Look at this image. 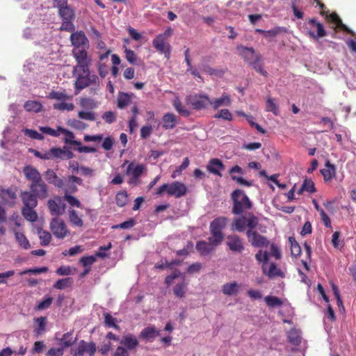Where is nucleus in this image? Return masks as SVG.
Masks as SVG:
<instances>
[{
    "label": "nucleus",
    "mask_w": 356,
    "mask_h": 356,
    "mask_svg": "<svg viewBox=\"0 0 356 356\" xmlns=\"http://www.w3.org/2000/svg\"><path fill=\"white\" fill-rule=\"evenodd\" d=\"M232 100L230 96L227 93H223L220 98L213 100L210 99V105L214 110L220 106H228L231 104Z\"/></svg>",
    "instance_id": "nucleus-25"
},
{
    "label": "nucleus",
    "mask_w": 356,
    "mask_h": 356,
    "mask_svg": "<svg viewBox=\"0 0 356 356\" xmlns=\"http://www.w3.org/2000/svg\"><path fill=\"white\" fill-rule=\"evenodd\" d=\"M70 40L72 45L80 47L88 44V40L83 31L74 32L70 35Z\"/></svg>",
    "instance_id": "nucleus-21"
},
{
    "label": "nucleus",
    "mask_w": 356,
    "mask_h": 356,
    "mask_svg": "<svg viewBox=\"0 0 356 356\" xmlns=\"http://www.w3.org/2000/svg\"><path fill=\"white\" fill-rule=\"evenodd\" d=\"M238 54L244 60V61L249 65L254 60H261L262 56L259 54H257L252 47H247L242 45H238L236 47Z\"/></svg>",
    "instance_id": "nucleus-11"
},
{
    "label": "nucleus",
    "mask_w": 356,
    "mask_h": 356,
    "mask_svg": "<svg viewBox=\"0 0 356 356\" xmlns=\"http://www.w3.org/2000/svg\"><path fill=\"white\" fill-rule=\"evenodd\" d=\"M264 273H266L269 277L272 278L274 277H284V274L280 269L277 267L275 263H272L269 267L268 271L266 272L264 269Z\"/></svg>",
    "instance_id": "nucleus-51"
},
{
    "label": "nucleus",
    "mask_w": 356,
    "mask_h": 356,
    "mask_svg": "<svg viewBox=\"0 0 356 356\" xmlns=\"http://www.w3.org/2000/svg\"><path fill=\"white\" fill-rule=\"evenodd\" d=\"M49 154L50 156V159L56 158L65 160L72 159L74 156V154L72 153V152L67 149L65 147L63 149L59 147H52L49 149Z\"/></svg>",
    "instance_id": "nucleus-16"
},
{
    "label": "nucleus",
    "mask_w": 356,
    "mask_h": 356,
    "mask_svg": "<svg viewBox=\"0 0 356 356\" xmlns=\"http://www.w3.org/2000/svg\"><path fill=\"white\" fill-rule=\"evenodd\" d=\"M131 102V95L126 92H120L117 99L118 107L120 109H123L128 106Z\"/></svg>",
    "instance_id": "nucleus-32"
},
{
    "label": "nucleus",
    "mask_w": 356,
    "mask_h": 356,
    "mask_svg": "<svg viewBox=\"0 0 356 356\" xmlns=\"http://www.w3.org/2000/svg\"><path fill=\"white\" fill-rule=\"evenodd\" d=\"M49 228L53 235L58 239H63L70 233L65 221L58 217H55L51 220Z\"/></svg>",
    "instance_id": "nucleus-6"
},
{
    "label": "nucleus",
    "mask_w": 356,
    "mask_h": 356,
    "mask_svg": "<svg viewBox=\"0 0 356 356\" xmlns=\"http://www.w3.org/2000/svg\"><path fill=\"white\" fill-rule=\"evenodd\" d=\"M50 99H56L58 101H67L71 99V97L68 95L65 91H56L52 90L47 96Z\"/></svg>",
    "instance_id": "nucleus-40"
},
{
    "label": "nucleus",
    "mask_w": 356,
    "mask_h": 356,
    "mask_svg": "<svg viewBox=\"0 0 356 356\" xmlns=\"http://www.w3.org/2000/svg\"><path fill=\"white\" fill-rule=\"evenodd\" d=\"M15 238L19 245L24 249H29L31 245L25 235L21 232H15Z\"/></svg>",
    "instance_id": "nucleus-54"
},
{
    "label": "nucleus",
    "mask_w": 356,
    "mask_h": 356,
    "mask_svg": "<svg viewBox=\"0 0 356 356\" xmlns=\"http://www.w3.org/2000/svg\"><path fill=\"white\" fill-rule=\"evenodd\" d=\"M54 7L58 9V14L61 19L60 31L72 32L75 30L74 20L75 10L68 4V0H54Z\"/></svg>",
    "instance_id": "nucleus-2"
},
{
    "label": "nucleus",
    "mask_w": 356,
    "mask_h": 356,
    "mask_svg": "<svg viewBox=\"0 0 356 356\" xmlns=\"http://www.w3.org/2000/svg\"><path fill=\"white\" fill-rule=\"evenodd\" d=\"M17 187H10L4 188L0 187V197L2 198L5 204L10 207H13L17 198Z\"/></svg>",
    "instance_id": "nucleus-15"
},
{
    "label": "nucleus",
    "mask_w": 356,
    "mask_h": 356,
    "mask_svg": "<svg viewBox=\"0 0 356 356\" xmlns=\"http://www.w3.org/2000/svg\"><path fill=\"white\" fill-rule=\"evenodd\" d=\"M145 170V166L143 164H139L134 166V163H129L127 167L126 173L131 175L134 178L137 179L141 176Z\"/></svg>",
    "instance_id": "nucleus-30"
},
{
    "label": "nucleus",
    "mask_w": 356,
    "mask_h": 356,
    "mask_svg": "<svg viewBox=\"0 0 356 356\" xmlns=\"http://www.w3.org/2000/svg\"><path fill=\"white\" fill-rule=\"evenodd\" d=\"M47 206L51 215L56 217L62 216L65 210V204L60 196H56L54 199L49 200Z\"/></svg>",
    "instance_id": "nucleus-12"
},
{
    "label": "nucleus",
    "mask_w": 356,
    "mask_h": 356,
    "mask_svg": "<svg viewBox=\"0 0 356 356\" xmlns=\"http://www.w3.org/2000/svg\"><path fill=\"white\" fill-rule=\"evenodd\" d=\"M203 70L209 75H216L220 77L222 76L225 74V70L214 69L208 65L204 66Z\"/></svg>",
    "instance_id": "nucleus-63"
},
{
    "label": "nucleus",
    "mask_w": 356,
    "mask_h": 356,
    "mask_svg": "<svg viewBox=\"0 0 356 356\" xmlns=\"http://www.w3.org/2000/svg\"><path fill=\"white\" fill-rule=\"evenodd\" d=\"M120 343L127 350H134L139 345V341L136 336L128 334L123 337Z\"/></svg>",
    "instance_id": "nucleus-26"
},
{
    "label": "nucleus",
    "mask_w": 356,
    "mask_h": 356,
    "mask_svg": "<svg viewBox=\"0 0 356 356\" xmlns=\"http://www.w3.org/2000/svg\"><path fill=\"white\" fill-rule=\"evenodd\" d=\"M259 226V219L253 213H248L246 217V227L248 230H254V229Z\"/></svg>",
    "instance_id": "nucleus-46"
},
{
    "label": "nucleus",
    "mask_w": 356,
    "mask_h": 356,
    "mask_svg": "<svg viewBox=\"0 0 356 356\" xmlns=\"http://www.w3.org/2000/svg\"><path fill=\"white\" fill-rule=\"evenodd\" d=\"M289 242L291 245V253L294 257H298L301 254V248L294 237H289Z\"/></svg>",
    "instance_id": "nucleus-44"
},
{
    "label": "nucleus",
    "mask_w": 356,
    "mask_h": 356,
    "mask_svg": "<svg viewBox=\"0 0 356 356\" xmlns=\"http://www.w3.org/2000/svg\"><path fill=\"white\" fill-rule=\"evenodd\" d=\"M246 227V217L243 216L241 217L235 218L232 222V229H235L239 232L245 230Z\"/></svg>",
    "instance_id": "nucleus-38"
},
{
    "label": "nucleus",
    "mask_w": 356,
    "mask_h": 356,
    "mask_svg": "<svg viewBox=\"0 0 356 356\" xmlns=\"http://www.w3.org/2000/svg\"><path fill=\"white\" fill-rule=\"evenodd\" d=\"M261 60H254L252 62L250 65H251L254 70H255L258 73L261 75L267 76L268 73L266 70L263 69V65L261 63Z\"/></svg>",
    "instance_id": "nucleus-60"
},
{
    "label": "nucleus",
    "mask_w": 356,
    "mask_h": 356,
    "mask_svg": "<svg viewBox=\"0 0 356 356\" xmlns=\"http://www.w3.org/2000/svg\"><path fill=\"white\" fill-rule=\"evenodd\" d=\"M20 197L22 198L24 207H36L38 205V197L35 196L31 191H23L21 193Z\"/></svg>",
    "instance_id": "nucleus-20"
},
{
    "label": "nucleus",
    "mask_w": 356,
    "mask_h": 356,
    "mask_svg": "<svg viewBox=\"0 0 356 356\" xmlns=\"http://www.w3.org/2000/svg\"><path fill=\"white\" fill-rule=\"evenodd\" d=\"M35 207H25L22 209V213L24 218L30 222H35L38 220V214L34 210Z\"/></svg>",
    "instance_id": "nucleus-34"
},
{
    "label": "nucleus",
    "mask_w": 356,
    "mask_h": 356,
    "mask_svg": "<svg viewBox=\"0 0 356 356\" xmlns=\"http://www.w3.org/2000/svg\"><path fill=\"white\" fill-rule=\"evenodd\" d=\"M186 102L195 110H202L210 104V99L206 95H191L186 97Z\"/></svg>",
    "instance_id": "nucleus-9"
},
{
    "label": "nucleus",
    "mask_w": 356,
    "mask_h": 356,
    "mask_svg": "<svg viewBox=\"0 0 356 356\" xmlns=\"http://www.w3.org/2000/svg\"><path fill=\"white\" fill-rule=\"evenodd\" d=\"M96 344L93 341L86 342L81 340L77 346L72 350V356H83L85 354L88 356H93L96 352Z\"/></svg>",
    "instance_id": "nucleus-7"
},
{
    "label": "nucleus",
    "mask_w": 356,
    "mask_h": 356,
    "mask_svg": "<svg viewBox=\"0 0 356 356\" xmlns=\"http://www.w3.org/2000/svg\"><path fill=\"white\" fill-rule=\"evenodd\" d=\"M186 284L185 283H181L175 285L174 287L173 291L174 294L180 298H182L185 296L186 293Z\"/></svg>",
    "instance_id": "nucleus-57"
},
{
    "label": "nucleus",
    "mask_w": 356,
    "mask_h": 356,
    "mask_svg": "<svg viewBox=\"0 0 356 356\" xmlns=\"http://www.w3.org/2000/svg\"><path fill=\"white\" fill-rule=\"evenodd\" d=\"M63 198L72 207H75L77 208H81L82 207L80 201L76 197L72 195L65 193V195L63 196Z\"/></svg>",
    "instance_id": "nucleus-58"
},
{
    "label": "nucleus",
    "mask_w": 356,
    "mask_h": 356,
    "mask_svg": "<svg viewBox=\"0 0 356 356\" xmlns=\"http://www.w3.org/2000/svg\"><path fill=\"white\" fill-rule=\"evenodd\" d=\"M302 185L303 189H305L308 193H313L316 191L314 182L311 179H305Z\"/></svg>",
    "instance_id": "nucleus-61"
},
{
    "label": "nucleus",
    "mask_w": 356,
    "mask_h": 356,
    "mask_svg": "<svg viewBox=\"0 0 356 356\" xmlns=\"http://www.w3.org/2000/svg\"><path fill=\"white\" fill-rule=\"evenodd\" d=\"M164 192H166L169 196H174L176 198H179L184 196L187 193L188 188L184 183L174 181L171 184H164L159 187L156 194L161 195Z\"/></svg>",
    "instance_id": "nucleus-5"
},
{
    "label": "nucleus",
    "mask_w": 356,
    "mask_h": 356,
    "mask_svg": "<svg viewBox=\"0 0 356 356\" xmlns=\"http://www.w3.org/2000/svg\"><path fill=\"white\" fill-rule=\"evenodd\" d=\"M53 108L58 111H71L74 108L73 103L67 102V101H60V102L55 103L53 104Z\"/></svg>",
    "instance_id": "nucleus-45"
},
{
    "label": "nucleus",
    "mask_w": 356,
    "mask_h": 356,
    "mask_svg": "<svg viewBox=\"0 0 356 356\" xmlns=\"http://www.w3.org/2000/svg\"><path fill=\"white\" fill-rule=\"evenodd\" d=\"M321 174L323 177V180L325 183H328L332 181L337 175V169L334 164L327 160L325 163V168L320 170Z\"/></svg>",
    "instance_id": "nucleus-18"
},
{
    "label": "nucleus",
    "mask_w": 356,
    "mask_h": 356,
    "mask_svg": "<svg viewBox=\"0 0 356 356\" xmlns=\"http://www.w3.org/2000/svg\"><path fill=\"white\" fill-rule=\"evenodd\" d=\"M38 236L41 245L47 246L50 243L52 236L49 232L42 229L38 230Z\"/></svg>",
    "instance_id": "nucleus-49"
},
{
    "label": "nucleus",
    "mask_w": 356,
    "mask_h": 356,
    "mask_svg": "<svg viewBox=\"0 0 356 356\" xmlns=\"http://www.w3.org/2000/svg\"><path fill=\"white\" fill-rule=\"evenodd\" d=\"M226 244L233 252L241 253L245 248L243 238L236 234L229 235L227 237Z\"/></svg>",
    "instance_id": "nucleus-14"
},
{
    "label": "nucleus",
    "mask_w": 356,
    "mask_h": 356,
    "mask_svg": "<svg viewBox=\"0 0 356 356\" xmlns=\"http://www.w3.org/2000/svg\"><path fill=\"white\" fill-rule=\"evenodd\" d=\"M73 280L72 277H65L60 279L55 282L54 288L59 290H63L66 288L70 287L72 285Z\"/></svg>",
    "instance_id": "nucleus-42"
},
{
    "label": "nucleus",
    "mask_w": 356,
    "mask_h": 356,
    "mask_svg": "<svg viewBox=\"0 0 356 356\" xmlns=\"http://www.w3.org/2000/svg\"><path fill=\"white\" fill-rule=\"evenodd\" d=\"M207 169L209 172L222 177L221 171L225 169V165L220 159H211L207 166Z\"/></svg>",
    "instance_id": "nucleus-19"
},
{
    "label": "nucleus",
    "mask_w": 356,
    "mask_h": 356,
    "mask_svg": "<svg viewBox=\"0 0 356 356\" xmlns=\"http://www.w3.org/2000/svg\"><path fill=\"white\" fill-rule=\"evenodd\" d=\"M152 45L160 54H164L166 58H170L171 54V46L167 42V40L161 35H156L152 40Z\"/></svg>",
    "instance_id": "nucleus-13"
},
{
    "label": "nucleus",
    "mask_w": 356,
    "mask_h": 356,
    "mask_svg": "<svg viewBox=\"0 0 356 356\" xmlns=\"http://www.w3.org/2000/svg\"><path fill=\"white\" fill-rule=\"evenodd\" d=\"M69 213V220L72 225L76 227H82L83 225V220L81 216H79L78 213L73 209H70L68 211Z\"/></svg>",
    "instance_id": "nucleus-35"
},
{
    "label": "nucleus",
    "mask_w": 356,
    "mask_h": 356,
    "mask_svg": "<svg viewBox=\"0 0 356 356\" xmlns=\"http://www.w3.org/2000/svg\"><path fill=\"white\" fill-rule=\"evenodd\" d=\"M78 117L80 119L94 121L96 119V115L94 112L92 111H81L78 113Z\"/></svg>",
    "instance_id": "nucleus-62"
},
{
    "label": "nucleus",
    "mask_w": 356,
    "mask_h": 356,
    "mask_svg": "<svg viewBox=\"0 0 356 356\" xmlns=\"http://www.w3.org/2000/svg\"><path fill=\"white\" fill-rule=\"evenodd\" d=\"M287 339L289 343L298 346L301 343V336L299 330L292 328L287 332Z\"/></svg>",
    "instance_id": "nucleus-33"
},
{
    "label": "nucleus",
    "mask_w": 356,
    "mask_h": 356,
    "mask_svg": "<svg viewBox=\"0 0 356 356\" xmlns=\"http://www.w3.org/2000/svg\"><path fill=\"white\" fill-rule=\"evenodd\" d=\"M58 131H60V134H63L64 135L63 140L65 144L75 146L81 145L80 141L74 140V134L71 131L61 127H58Z\"/></svg>",
    "instance_id": "nucleus-28"
},
{
    "label": "nucleus",
    "mask_w": 356,
    "mask_h": 356,
    "mask_svg": "<svg viewBox=\"0 0 356 356\" xmlns=\"http://www.w3.org/2000/svg\"><path fill=\"white\" fill-rule=\"evenodd\" d=\"M77 340L76 337H73L72 332H67L63 335L60 339V344L63 348L72 346Z\"/></svg>",
    "instance_id": "nucleus-37"
},
{
    "label": "nucleus",
    "mask_w": 356,
    "mask_h": 356,
    "mask_svg": "<svg viewBox=\"0 0 356 356\" xmlns=\"http://www.w3.org/2000/svg\"><path fill=\"white\" fill-rule=\"evenodd\" d=\"M261 60H254L252 62L250 65H251L254 70H255L258 73L261 75L267 76L268 73L266 70L263 69V65L261 63Z\"/></svg>",
    "instance_id": "nucleus-59"
},
{
    "label": "nucleus",
    "mask_w": 356,
    "mask_h": 356,
    "mask_svg": "<svg viewBox=\"0 0 356 356\" xmlns=\"http://www.w3.org/2000/svg\"><path fill=\"white\" fill-rule=\"evenodd\" d=\"M24 106L25 110L29 112L33 111L35 113H39L42 109V104L37 101H26Z\"/></svg>",
    "instance_id": "nucleus-39"
},
{
    "label": "nucleus",
    "mask_w": 356,
    "mask_h": 356,
    "mask_svg": "<svg viewBox=\"0 0 356 356\" xmlns=\"http://www.w3.org/2000/svg\"><path fill=\"white\" fill-rule=\"evenodd\" d=\"M160 335V330L154 326H148L145 327L140 334V337L143 339L152 341Z\"/></svg>",
    "instance_id": "nucleus-24"
},
{
    "label": "nucleus",
    "mask_w": 356,
    "mask_h": 356,
    "mask_svg": "<svg viewBox=\"0 0 356 356\" xmlns=\"http://www.w3.org/2000/svg\"><path fill=\"white\" fill-rule=\"evenodd\" d=\"M266 111L272 112L275 115H279V107L275 99L268 97L266 99Z\"/></svg>",
    "instance_id": "nucleus-41"
},
{
    "label": "nucleus",
    "mask_w": 356,
    "mask_h": 356,
    "mask_svg": "<svg viewBox=\"0 0 356 356\" xmlns=\"http://www.w3.org/2000/svg\"><path fill=\"white\" fill-rule=\"evenodd\" d=\"M232 201V213L236 216L248 213L253 207V203L241 189L234 190L230 195Z\"/></svg>",
    "instance_id": "nucleus-3"
},
{
    "label": "nucleus",
    "mask_w": 356,
    "mask_h": 356,
    "mask_svg": "<svg viewBox=\"0 0 356 356\" xmlns=\"http://www.w3.org/2000/svg\"><path fill=\"white\" fill-rule=\"evenodd\" d=\"M214 118L216 119H223L228 121H232L233 120V116L231 112L227 109H221L218 113L214 115Z\"/></svg>",
    "instance_id": "nucleus-55"
},
{
    "label": "nucleus",
    "mask_w": 356,
    "mask_h": 356,
    "mask_svg": "<svg viewBox=\"0 0 356 356\" xmlns=\"http://www.w3.org/2000/svg\"><path fill=\"white\" fill-rule=\"evenodd\" d=\"M91 84H94L95 86V88L90 89L92 92L95 93L99 86V78L97 75H79L75 82V88L76 90L79 91Z\"/></svg>",
    "instance_id": "nucleus-8"
},
{
    "label": "nucleus",
    "mask_w": 356,
    "mask_h": 356,
    "mask_svg": "<svg viewBox=\"0 0 356 356\" xmlns=\"http://www.w3.org/2000/svg\"><path fill=\"white\" fill-rule=\"evenodd\" d=\"M79 104L81 107L85 109H94L97 107V102L94 99L88 97L81 98Z\"/></svg>",
    "instance_id": "nucleus-50"
},
{
    "label": "nucleus",
    "mask_w": 356,
    "mask_h": 356,
    "mask_svg": "<svg viewBox=\"0 0 356 356\" xmlns=\"http://www.w3.org/2000/svg\"><path fill=\"white\" fill-rule=\"evenodd\" d=\"M195 248L202 256H206L213 251L216 246L210 241H199Z\"/></svg>",
    "instance_id": "nucleus-22"
},
{
    "label": "nucleus",
    "mask_w": 356,
    "mask_h": 356,
    "mask_svg": "<svg viewBox=\"0 0 356 356\" xmlns=\"http://www.w3.org/2000/svg\"><path fill=\"white\" fill-rule=\"evenodd\" d=\"M172 105L179 115L184 117H188L191 115V112L186 108L178 97L173 100Z\"/></svg>",
    "instance_id": "nucleus-36"
},
{
    "label": "nucleus",
    "mask_w": 356,
    "mask_h": 356,
    "mask_svg": "<svg viewBox=\"0 0 356 356\" xmlns=\"http://www.w3.org/2000/svg\"><path fill=\"white\" fill-rule=\"evenodd\" d=\"M163 127L168 129H174L177 124V117L172 113H165L163 118Z\"/></svg>",
    "instance_id": "nucleus-27"
},
{
    "label": "nucleus",
    "mask_w": 356,
    "mask_h": 356,
    "mask_svg": "<svg viewBox=\"0 0 356 356\" xmlns=\"http://www.w3.org/2000/svg\"><path fill=\"white\" fill-rule=\"evenodd\" d=\"M246 236L249 243L254 248L267 247L269 245L267 238L259 234L256 230H247Z\"/></svg>",
    "instance_id": "nucleus-10"
},
{
    "label": "nucleus",
    "mask_w": 356,
    "mask_h": 356,
    "mask_svg": "<svg viewBox=\"0 0 356 356\" xmlns=\"http://www.w3.org/2000/svg\"><path fill=\"white\" fill-rule=\"evenodd\" d=\"M264 301L270 307H281L283 302L276 296H268L264 298Z\"/></svg>",
    "instance_id": "nucleus-52"
},
{
    "label": "nucleus",
    "mask_w": 356,
    "mask_h": 356,
    "mask_svg": "<svg viewBox=\"0 0 356 356\" xmlns=\"http://www.w3.org/2000/svg\"><path fill=\"white\" fill-rule=\"evenodd\" d=\"M74 54L78 65L83 63L90 62V60L88 59V53L86 50L79 49L77 51H74Z\"/></svg>",
    "instance_id": "nucleus-53"
},
{
    "label": "nucleus",
    "mask_w": 356,
    "mask_h": 356,
    "mask_svg": "<svg viewBox=\"0 0 356 356\" xmlns=\"http://www.w3.org/2000/svg\"><path fill=\"white\" fill-rule=\"evenodd\" d=\"M46 180L58 188L64 186L63 180L58 177L56 173L51 169H48L44 173Z\"/></svg>",
    "instance_id": "nucleus-23"
},
{
    "label": "nucleus",
    "mask_w": 356,
    "mask_h": 356,
    "mask_svg": "<svg viewBox=\"0 0 356 356\" xmlns=\"http://www.w3.org/2000/svg\"><path fill=\"white\" fill-rule=\"evenodd\" d=\"M106 257H107V254L106 253L97 252L95 255L81 257L80 259V263L84 267H86L95 263L97 261V257L105 258Z\"/></svg>",
    "instance_id": "nucleus-31"
},
{
    "label": "nucleus",
    "mask_w": 356,
    "mask_h": 356,
    "mask_svg": "<svg viewBox=\"0 0 356 356\" xmlns=\"http://www.w3.org/2000/svg\"><path fill=\"white\" fill-rule=\"evenodd\" d=\"M308 24L313 27L316 28L317 33H315L312 31H308V35L314 39H318L320 38L325 37L327 35L326 31L324 29L323 24L318 22L315 18H312L308 20Z\"/></svg>",
    "instance_id": "nucleus-17"
},
{
    "label": "nucleus",
    "mask_w": 356,
    "mask_h": 356,
    "mask_svg": "<svg viewBox=\"0 0 356 356\" xmlns=\"http://www.w3.org/2000/svg\"><path fill=\"white\" fill-rule=\"evenodd\" d=\"M241 286L236 282H228L222 286V292L226 296H236Z\"/></svg>",
    "instance_id": "nucleus-29"
},
{
    "label": "nucleus",
    "mask_w": 356,
    "mask_h": 356,
    "mask_svg": "<svg viewBox=\"0 0 356 356\" xmlns=\"http://www.w3.org/2000/svg\"><path fill=\"white\" fill-rule=\"evenodd\" d=\"M116 204L120 207H124L128 202V195L126 191L118 192L115 195Z\"/></svg>",
    "instance_id": "nucleus-48"
},
{
    "label": "nucleus",
    "mask_w": 356,
    "mask_h": 356,
    "mask_svg": "<svg viewBox=\"0 0 356 356\" xmlns=\"http://www.w3.org/2000/svg\"><path fill=\"white\" fill-rule=\"evenodd\" d=\"M35 321L38 323V327H36L34 331L37 336L41 335L46 330L47 318L45 316L36 318H35Z\"/></svg>",
    "instance_id": "nucleus-47"
},
{
    "label": "nucleus",
    "mask_w": 356,
    "mask_h": 356,
    "mask_svg": "<svg viewBox=\"0 0 356 356\" xmlns=\"http://www.w3.org/2000/svg\"><path fill=\"white\" fill-rule=\"evenodd\" d=\"M227 221V218L222 216L215 218L210 223L209 230L211 236L208 238V241L216 247L223 241L222 230L226 227Z\"/></svg>",
    "instance_id": "nucleus-4"
},
{
    "label": "nucleus",
    "mask_w": 356,
    "mask_h": 356,
    "mask_svg": "<svg viewBox=\"0 0 356 356\" xmlns=\"http://www.w3.org/2000/svg\"><path fill=\"white\" fill-rule=\"evenodd\" d=\"M25 136L32 138L36 139L39 140H42L44 139V136L42 134L38 133L37 131L30 129H24L23 130Z\"/></svg>",
    "instance_id": "nucleus-56"
},
{
    "label": "nucleus",
    "mask_w": 356,
    "mask_h": 356,
    "mask_svg": "<svg viewBox=\"0 0 356 356\" xmlns=\"http://www.w3.org/2000/svg\"><path fill=\"white\" fill-rule=\"evenodd\" d=\"M46 348V345L42 341H38L34 343L33 347L31 350L33 354L41 353Z\"/></svg>",
    "instance_id": "nucleus-64"
},
{
    "label": "nucleus",
    "mask_w": 356,
    "mask_h": 356,
    "mask_svg": "<svg viewBox=\"0 0 356 356\" xmlns=\"http://www.w3.org/2000/svg\"><path fill=\"white\" fill-rule=\"evenodd\" d=\"M23 172L26 178L31 181L30 191L39 199H45L48 197V186L42 180L39 171L33 166H25Z\"/></svg>",
    "instance_id": "nucleus-1"
},
{
    "label": "nucleus",
    "mask_w": 356,
    "mask_h": 356,
    "mask_svg": "<svg viewBox=\"0 0 356 356\" xmlns=\"http://www.w3.org/2000/svg\"><path fill=\"white\" fill-rule=\"evenodd\" d=\"M104 325L107 327H113L116 330H120V327L116 323V318L113 317L109 313L104 314Z\"/></svg>",
    "instance_id": "nucleus-43"
}]
</instances>
